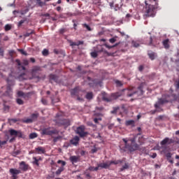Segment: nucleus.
<instances>
[{
    "instance_id": "obj_41",
    "label": "nucleus",
    "mask_w": 179,
    "mask_h": 179,
    "mask_svg": "<svg viewBox=\"0 0 179 179\" xmlns=\"http://www.w3.org/2000/svg\"><path fill=\"white\" fill-rule=\"evenodd\" d=\"M118 110H120V107H115L110 113L111 114H117V111H118Z\"/></svg>"
},
{
    "instance_id": "obj_5",
    "label": "nucleus",
    "mask_w": 179,
    "mask_h": 179,
    "mask_svg": "<svg viewBox=\"0 0 179 179\" xmlns=\"http://www.w3.org/2000/svg\"><path fill=\"white\" fill-rule=\"evenodd\" d=\"M121 96H122V94L121 92H115L112 94L110 96L107 95L106 92H103L102 100L103 101H106V103H110L113 100H117V99L118 97H121Z\"/></svg>"
},
{
    "instance_id": "obj_32",
    "label": "nucleus",
    "mask_w": 179,
    "mask_h": 179,
    "mask_svg": "<svg viewBox=\"0 0 179 179\" xmlns=\"http://www.w3.org/2000/svg\"><path fill=\"white\" fill-rule=\"evenodd\" d=\"M18 97H26V95L24 94V92H23L22 91H18L17 93Z\"/></svg>"
},
{
    "instance_id": "obj_42",
    "label": "nucleus",
    "mask_w": 179,
    "mask_h": 179,
    "mask_svg": "<svg viewBox=\"0 0 179 179\" xmlns=\"http://www.w3.org/2000/svg\"><path fill=\"white\" fill-rule=\"evenodd\" d=\"M138 143H140V145H143V143H145V139L143 137H139Z\"/></svg>"
},
{
    "instance_id": "obj_20",
    "label": "nucleus",
    "mask_w": 179,
    "mask_h": 179,
    "mask_svg": "<svg viewBox=\"0 0 179 179\" xmlns=\"http://www.w3.org/2000/svg\"><path fill=\"white\" fill-rule=\"evenodd\" d=\"M49 78H50V82H51V83H52L53 82H58V76L55 75V74H50L49 76Z\"/></svg>"
},
{
    "instance_id": "obj_34",
    "label": "nucleus",
    "mask_w": 179,
    "mask_h": 179,
    "mask_svg": "<svg viewBox=\"0 0 179 179\" xmlns=\"http://www.w3.org/2000/svg\"><path fill=\"white\" fill-rule=\"evenodd\" d=\"M22 122H24V124H31V122H33V119H25L22 120Z\"/></svg>"
},
{
    "instance_id": "obj_30",
    "label": "nucleus",
    "mask_w": 179,
    "mask_h": 179,
    "mask_svg": "<svg viewBox=\"0 0 179 179\" xmlns=\"http://www.w3.org/2000/svg\"><path fill=\"white\" fill-rule=\"evenodd\" d=\"M37 118H38V113H33L31 115V120H32V121H34V120H37Z\"/></svg>"
},
{
    "instance_id": "obj_3",
    "label": "nucleus",
    "mask_w": 179,
    "mask_h": 179,
    "mask_svg": "<svg viewBox=\"0 0 179 179\" xmlns=\"http://www.w3.org/2000/svg\"><path fill=\"white\" fill-rule=\"evenodd\" d=\"M159 3H155V6L148 4L145 2V15L148 17H154L155 15H156V9L159 8L157 6Z\"/></svg>"
},
{
    "instance_id": "obj_60",
    "label": "nucleus",
    "mask_w": 179,
    "mask_h": 179,
    "mask_svg": "<svg viewBox=\"0 0 179 179\" xmlns=\"http://www.w3.org/2000/svg\"><path fill=\"white\" fill-rule=\"evenodd\" d=\"M60 138H61L60 136L55 137L53 138V142H57L58 139H59Z\"/></svg>"
},
{
    "instance_id": "obj_21",
    "label": "nucleus",
    "mask_w": 179,
    "mask_h": 179,
    "mask_svg": "<svg viewBox=\"0 0 179 179\" xmlns=\"http://www.w3.org/2000/svg\"><path fill=\"white\" fill-rule=\"evenodd\" d=\"M71 47H73L74 45H82L84 44V42L83 41H78V42H73L72 41H69Z\"/></svg>"
},
{
    "instance_id": "obj_24",
    "label": "nucleus",
    "mask_w": 179,
    "mask_h": 179,
    "mask_svg": "<svg viewBox=\"0 0 179 179\" xmlns=\"http://www.w3.org/2000/svg\"><path fill=\"white\" fill-rule=\"evenodd\" d=\"M33 162H32V164H35L36 166H37L38 167V166H40V163L38 162H40V159H38L37 157H34L33 158Z\"/></svg>"
},
{
    "instance_id": "obj_2",
    "label": "nucleus",
    "mask_w": 179,
    "mask_h": 179,
    "mask_svg": "<svg viewBox=\"0 0 179 179\" xmlns=\"http://www.w3.org/2000/svg\"><path fill=\"white\" fill-rule=\"evenodd\" d=\"M177 99H178V96L176 94L165 95L164 98H160L158 99V101L155 104V108H159L160 106H163V104L173 103V101H177Z\"/></svg>"
},
{
    "instance_id": "obj_6",
    "label": "nucleus",
    "mask_w": 179,
    "mask_h": 179,
    "mask_svg": "<svg viewBox=\"0 0 179 179\" xmlns=\"http://www.w3.org/2000/svg\"><path fill=\"white\" fill-rule=\"evenodd\" d=\"M86 127L84 125H81L76 128V134L79 136L80 138H85L89 135V132L85 131Z\"/></svg>"
},
{
    "instance_id": "obj_45",
    "label": "nucleus",
    "mask_w": 179,
    "mask_h": 179,
    "mask_svg": "<svg viewBox=\"0 0 179 179\" xmlns=\"http://www.w3.org/2000/svg\"><path fill=\"white\" fill-rule=\"evenodd\" d=\"M17 155H20V151L17 150V151H14L12 153V156H13L14 157H16V156H17Z\"/></svg>"
},
{
    "instance_id": "obj_39",
    "label": "nucleus",
    "mask_w": 179,
    "mask_h": 179,
    "mask_svg": "<svg viewBox=\"0 0 179 179\" xmlns=\"http://www.w3.org/2000/svg\"><path fill=\"white\" fill-rule=\"evenodd\" d=\"M12 29V26L9 24H6L5 26V31H9Z\"/></svg>"
},
{
    "instance_id": "obj_16",
    "label": "nucleus",
    "mask_w": 179,
    "mask_h": 179,
    "mask_svg": "<svg viewBox=\"0 0 179 179\" xmlns=\"http://www.w3.org/2000/svg\"><path fill=\"white\" fill-rule=\"evenodd\" d=\"M110 166H111V164L100 163V164H97L96 167L98 168V170H101V169H108Z\"/></svg>"
},
{
    "instance_id": "obj_38",
    "label": "nucleus",
    "mask_w": 179,
    "mask_h": 179,
    "mask_svg": "<svg viewBox=\"0 0 179 179\" xmlns=\"http://www.w3.org/2000/svg\"><path fill=\"white\" fill-rule=\"evenodd\" d=\"M127 169H129V166L128 164H125L121 169L120 171H124V170H127Z\"/></svg>"
},
{
    "instance_id": "obj_44",
    "label": "nucleus",
    "mask_w": 179,
    "mask_h": 179,
    "mask_svg": "<svg viewBox=\"0 0 179 179\" xmlns=\"http://www.w3.org/2000/svg\"><path fill=\"white\" fill-rule=\"evenodd\" d=\"M26 20H27V19H26V18L24 20H21L17 24L18 27H20L22 26V24H23V23H24V22H26Z\"/></svg>"
},
{
    "instance_id": "obj_31",
    "label": "nucleus",
    "mask_w": 179,
    "mask_h": 179,
    "mask_svg": "<svg viewBox=\"0 0 179 179\" xmlns=\"http://www.w3.org/2000/svg\"><path fill=\"white\" fill-rule=\"evenodd\" d=\"M38 136V135H37L36 133H31L29 134V139H34L36 138H37Z\"/></svg>"
},
{
    "instance_id": "obj_9",
    "label": "nucleus",
    "mask_w": 179,
    "mask_h": 179,
    "mask_svg": "<svg viewBox=\"0 0 179 179\" xmlns=\"http://www.w3.org/2000/svg\"><path fill=\"white\" fill-rule=\"evenodd\" d=\"M80 92H85V90H82L80 87H76L74 89L71 90V94L72 97H77L80 96Z\"/></svg>"
},
{
    "instance_id": "obj_49",
    "label": "nucleus",
    "mask_w": 179,
    "mask_h": 179,
    "mask_svg": "<svg viewBox=\"0 0 179 179\" xmlns=\"http://www.w3.org/2000/svg\"><path fill=\"white\" fill-rule=\"evenodd\" d=\"M41 103L44 104V106H47V104H48V101H47V99L43 98L41 99Z\"/></svg>"
},
{
    "instance_id": "obj_54",
    "label": "nucleus",
    "mask_w": 179,
    "mask_h": 179,
    "mask_svg": "<svg viewBox=\"0 0 179 179\" xmlns=\"http://www.w3.org/2000/svg\"><path fill=\"white\" fill-rule=\"evenodd\" d=\"M171 156H172L171 152H168L166 154V157L167 159H171Z\"/></svg>"
},
{
    "instance_id": "obj_51",
    "label": "nucleus",
    "mask_w": 179,
    "mask_h": 179,
    "mask_svg": "<svg viewBox=\"0 0 179 179\" xmlns=\"http://www.w3.org/2000/svg\"><path fill=\"white\" fill-rule=\"evenodd\" d=\"M115 83H116L117 86H118L119 87H121V86H122V83L120 80H116Z\"/></svg>"
},
{
    "instance_id": "obj_53",
    "label": "nucleus",
    "mask_w": 179,
    "mask_h": 179,
    "mask_svg": "<svg viewBox=\"0 0 179 179\" xmlns=\"http://www.w3.org/2000/svg\"><path fill=\"white\" fill-rule=\"evenodd\" d=\"M99 121H101V117L94 119V122H95V124H99Z\"/></svg>"
},
{
    "instance_id": "obj_12",
    "label": "nucleus",
    "mask_w": 179,
    "mask_h": 179,
    "mask_svg": "<svg viewBox=\"0 0 179 179\" xmlns=\"http://www.w3.org/2000/svg\"><path fill=\"white\" fill-rule=\"evenodd\" d=\"M79 141H80L79 136H76L75 137L70 140V143L71 145H73L74 146H78V145H79Z\"/></svg>"
},
{
    "instance_id": "obj_29",
    "label": "nucleus",
    "mask_w": 179,
    "mask_h": 179,
    "mask_svg": "<svg viewBox=\"0 0 179 179\" xmlns=\"http://www.w3.org/2000/svg\"><path fill=\"white\" fill-rule=\"evenodd\" d=\"M147 45H153V38H152V36H150L148 38V41H146Z\"/></svg>"
},
{
    "instance_id": "obj_48",
    "label": "nucleus",
    "mask_w": 179,
    "mask_h": 179,
    "mask_svg": "<svg viewBox=\"0 0 179 179\" xmlns=\"http://www.w3.org/2000/svg\"><path fill=\"white\" fill-rule=\"evenodd\" d=\"M52 103L54 104L55 103H58V101H59V99H54V98L52 96L50 97Z\"/></svg>"
},
{
    "instance_id": "obj_28",
    "label": "nucleus",
    "mask_w": 179,
    "mask_h": 179,
    "mask_svg": "<svg viewBox=\"0 0 179 179\" xmlns=\"http://www.w3.org/2000/svg\"><path fill=\"white\" fill-rule=\"evenodd\" d=\"M3 110L6 111V113H8L9 110L10 109V106L6 105V102H3Z\"/></svg>"
},
{
    "instance_id": "obj_33",
    "label": "nucleus",
    "mask_w": 179,
    "mask_h": 179,
    "mask_svg": "<svg viewBox=\"0 0 179 179\" xmlns=\"http://www.w3.org/2000/svg\"><path fill=\"white\" fill-rule=\"evenodd\" d=\"M88 170H89L90 171H98L99 168H98L97 166H96V167H94V166H90V167L88 168Z\"/></svg>"
},
{
    "instance_id": "obj_61",
    "label": "nucleus",
    "mask_w": 179,
    "mask_h": 179,
    "mask_svg": "<svg viewBox=\"0 0 179 179\" xmlns=\"http://www.w3.org/2000/svg\"><path fill=\"white\" fill-rule=\"evenodd\" d=\"M138 71L140 72H142V71H143V66L141 65L138 66Z\"/></svg>"
},
{
    "instance_id": "obj_58",
    "label": "nucleus",
    "mask_w": 179,
    "mask_h": 179,
    "mask_svg": "<svg viewBox=\"0 0 179 179\" xmlns=\"http://www.w3.org/2000/svg\"><path fill=\"white\" fill-rule=\"evenodd\" d=\"M110 43H111L112 44H113V43H115V41H117V40L114 38H112L109 40Z\"/></svg>"
},
{
    "instance_id": "obj_8",
    "label": "nucleus",
    "mask_w": 179,
    "mask_h": 179,
    "mask_svg": "<svg viewBox=\"0 0 179 179\" xmlns=\"http://www.w3.org/2000/svg\"><path fill=\"white\" fill-rule=\"evenodd\" d=\"M171 143H176L177 145H179V139L176 141L173 138H170L169 137H166L161 141L160 145L162 146H164L165 145H171Z\"/></svg>"
},
{
    "instance_id": "obj_55",
    "label": "nucleus",
    "mask_w": 179,
    "mask_h": 179,
    "mask_svg": "<svg viewBox=\"0 0 179 179\" xmlns=\"http://www.w3.org/2000/svg\"><path fill=\"white\" fill-rule=\"evenodd\" d=\"M15 62H16L17 65H18V66H22V63L20 62V59H16Z\"/></svg>"
},
{
    "instance_id": "obj_4",
    "label": "nucleus",
    "mask_w": 179,
    "mask_h": 179,
    "mask_svg": "<svg viewBox=\"0 0 179 179\" xmlns=\"http://www.w3.org/2000/svg\"><path fill=\"white\" fill-rule=\"evenodd\" d=\"M56 118L57 119L55 120V122L58 127H64V128H68V127L71 125V120L60 117L59 114L58 113L56 115Z\"/></svg>"
},
{
    "instance_id": "obj_57",
    "label": "nucleus",
    "mask_w": 179,
    "mask_h": 179,
    "mask_svg": "<svg viewBox=\"0 0 179 179\" xmlns=\"http://www.w3.org/2000/svg\"><path fill=\"white\" fill-rule=\"evenodd\" d=\"M23 64L25 65V66L29 65V60L24 59L23 60Z\"/></svg>"
},
{
    "instance_id": "obj_7",
    "label": "nucleus",
    "mask_w": 179,
    "mask_h": 179,
    "mask_svg": "<svg viewBox=\"0 0 179 179\" xmlns=\"http://www.w3.org/2000/svg\"><path fill=\"white\" fill-rule=\"evenodd\" d=\"M58 134V130L53 129L51 130V127L44 128L41 131V135H57Z\"/></svg>"
},
{
    "instance_id": "obj_47",
    "label": "nucleus",
    "mask_w": 179,
    "mask_h": 179,
    "mask_svg": "<svg viewBox=\"0 0 179 179\" xmlns=\"http://www.w3.org/2000/svg\"><path fill=\"white\" fill-rule=\"evenodd\" d=\"M133 47H135L136 48H138L139 47V43H138L136 41H132L131 43Z\"/></svg>"
},
{
    "instance_id": "obj_17",
    "label": "nucleus",
    "mask_w": 179,
    "mask_h": 179,
    "mask_svg": "<svg viewBox=\"0 0 179 179\" xmlns=\"http://www.w3.org/2000/svg\"><path fill=\"white\" fill-rule=\"evenodd\" d=\"M13 92H12V87H10V85H8L7 90L6 92L4 93V96H7L8 97H12Z\"/></svg>"
},
{
    "instance_id": "obj_26",
    "label": "nucleus",
    "mask_w": 179,
    "mask_h": 179,
    "mask_svg": "<svg viewBox=\"0 0 179 179\" xmlns=\"http://www.w3.org/2000/svg\"><path fill=\"white\" fill-rule=\"evenodd\" d=\"M41 71V68L38 66H35L32 69V73H36V72H38Z\"/></svg>"
},
{
    "instance_id": "obj_10",
    "label": "nucleus",
    "mask_w": 179,
    "mask_h": 179,
    "mask_svg": "<svg viewBox=\"0 0 179 179\" xmlns=\"http://www.w3.org/2000/svg\"><path fill=\"white\" fill-rule=\"evenodd\" d=\"M10 136H17L18 138H23V133L20 131H16L13 129H11L8 131Z\"/></svg>"
},
{
    "instance_id": "obj_37",
    "label": "nucleus",
    "mask_w": 179,
    "mask_h": 179,
    "mask_svg": "<svg viewBox=\"0 0 179 179\" xmlns=\"http://www.w3.org/2000/svg\"><path fill=\"white\" fill-rule=\"evenodd\" d=\"M18 52H20L22 55H27V52L24 51L23 49H17Z\"/></svg>"
},
{
    "instance_id": "obj_50",
    "label": "nucleus",
    "mask_w": 179,
    "mask_h": 179,
    "mask_svg": "<svg viewBox=\"0 0 179 179\" xmlns=\"http://www.w3.org/2000/svg\"><path fill=\"white\" fill-rule=\"evenodd\" d=\"M93 3L95 5H100V3H101V0H93Z\"/></svg>"
},
{
    "instance_id": "obj_56",
    "label": "nucleus",
    "mask_w": 179,
    "mask_h": 179,
    "mask_svg": "<svg viewBox=\"0 0 179 179\" xmlns=\"http://www.w3.org/2000/svg\"><path fill=\"white\" fill-rule=\"evenodd\" d=\"M6 143H7L6 141H0V146H3V145H6Z\"/></svg>"
},
{
    "instance_id": "obj_11",
    "label": "nucleus",
    "mask_w": 179,
    "mask_h": 179,
    "mask_svg": "<svg viewBox=\"0 0 179 179\" xmlns=\"http://www.w3.org/2000/svg\"><path fill=\"white\" fill-rule=\"evenodd\" d=\"M138 91L135 90L134 87L129 88L127 90V97H133L134 94H138Z\"/></svg>"
},
{
    "instance_id": "obj_63",
    "label": "nucleus",
    "mask_w": 179,
    "mask_h": 179,
    "mask_svg": "<svg viewBox=\"0 0 179 179\" xmlns=\"http://www.w3.org/2000/svg\"><path fill=\"white\" fill-rule=\"evenodd\" d=\"M59 33H60V34H64V33H65V29H61L59 30Z\"/></svg>"
},
{
    "instance_id": "obj_23",
    "label": "nucleus",
    "mask_w": 179,
    "mask_h": 179,
    "mask_svg": "<svg viewBox=\"0 0 179 179\" xmlns=\"http://www.w3.org/2000/svg\"><path fill=\"white\" fill-rule=\"evenodd\" d=\"M169 41H170V40H169V39H165L164 41H163L162 44L164 45V48H166V49L170 48V44H169Z\"/></svg>"
},
{
    "instance_id": "obj_25",
    "label": "nucleus",
    "mask_w": 179,
    "mask_h": 179,
    "mask_svg": "<svg viewBox=\"0 0 179 179\" xmlns=\"http://www.w3.org/2000/svg\"><path fill=\"white\" fill-rule=\"evenodd\" d=\"M85 99H87V100H92V99H93V92H87Z\"/></svg>"
},
{
    "instance_id": "obj_36",
    "label": "nucleus",
    "mask_w": 179,
    "mask_h": 179,
    "mask_svg": "<svg viewBox=\"0 0 179 179\" xmlns=\"http://www.w3.org/2000/svg\"><path fill=\"white\" fill-rule=\"evenodd\" d=\"M64 166H62L59 169H58L57 171H56L57 176H59V174H61V172L64 171Z\"/></svg>"
},
{
    "instance_id": "obj_43",
    "label": "nucleus",
    "mask_w": 179,
    "mask_h": 179,
    "mask_svg": "<svg viewBox=\"0 0 179 179\" xmlns=\"http://www.w3.org/2000/svg\"><path fill=\"white\" fill-rule=\"evenodd\" d=\"M57 164H62V166H64L66 164V162L65 161L59 159V160L57 161Z\"/></svg>"
},
{
    "instance_id": "obj_15",
    "label": "nucleus",
    "mask_w": 179,
    "mask_h": 179,
    "mask_svg": "<svg viewBox=\"0 0 179 179\" xmlns=\"http://www.w3.org/2000/svg\"><path fill=\"white\" fill-rule=\"evenodd\" d=\"M20 170H22V171H27L29 170V164H26L24 162H20Z\"/></svg>"
},
{
    "instance_id": "obj_64",
    "label": "nucleus",
    "mask_w": 179,
    "mask_h": 179,
    "mask_svg": "<svg viewBox=\"0 0 179 179\" xmlns=\"http://www.w3.org/2000/svg\"><path fill=\"white\" fill-rule=\"evenodd\" d=\"M113 127H114V124H109L108 126V129H113Z\"/></svg>"
},
{
    "instance_id": "obj_22",
    "label": "nucleus",
    "mask_w": 179,
    "mask_h": 179,
    "mask_svg": "<svg viewBox=\"0 0 179 179\" xmlns=\"http://www.w3.org/2000/svg\"><path fill=\"white\" fill-rule=\"evenodd\" d=\"M125 125L127 127H129L130 126V127H135V120H127L126 122H125Z\"/></svg>"
},
{
    "instance_id": "obj_62",
    "label": "nucleus",
    "mask_w": 179,
    "mask_h": 179,
    "mask_svg": "<svg viewBox=\"0 0 179 179\" xmlns=\"http://www.w3.org/2000/svg\"><path fill=\"white\" fill-rule=\"evenodd\" d=\"M42 16H44L45 17H50V13L42 14Z\"/></svg>"
},
{
    "instance_id": "obj_52",
    "label": "nucleus",
    "mask_w": 179,
    "mask_h": 179,
    "mask_svg": "<svg viewBox=\"0 0 179 179\" xmlns=\"http://www.w3.org/2000/svg\"><path fill=\"white\" fill-rule=\"evenodd\" d=\"M84 27H86L87 30H88V31H92V28H90V27L89 25H87V24H83Z\"/></svg>"
},
{
    "instance_id": "obj_13",
    "label": "nucleus",
    "mask_w": 179,
    "mask_h": 179,
    "mask_svg": "<svg viewBox=\"0 0 179 179\" xmlns=\"http://www.w3.org/2000/svg\"><path fill=\"white\" fill-rule=\"evenodd\" d=\"M34 153L36 155H44L45 153V148L44 147H38L35 148Z\"/></svg>"
},
{
    "instance_id": "obj_59",
    "label": "nucleus",
    "mask_w": 179,
    "mask_h": 179,
    "mask_svg": "<svg viewBox=\"0 0 179 179\" xmlns=\"http://www.w3.org/2000/svg\"><path fill=\"white\" fill-rule=\"evenodd\" d=\"M3 52H4L3 49H1L0 48V56L1 57H3Z\"/></svg>"
},
{
    "instance_id": "obj_46",
    "label": "nucleus",
    "mask_w": 179,
    "mask_h": 179,
    "mask_svg": "<svg viewBox=\"0 0 179 179\" xmlns=\"http://www.w3.org/2000/svg\"><path fill=\"white\" fill-rule=\"evenodd\" d=\"M42 54H43V55H44V57H47V55H48V50L44 49L42 51Z\"/></svg>"
},
{
    "instance_id": "obj_18",
    "label": "nucleus",
    "mask_w": 179,
    "mask_h": 179,
    "mask_svg": "<svg viewBox=\"0 0 179 179\" xmlns=\"http://www.w3.org/2000/svg\"><path fill=\"white\" fill-rule=\"evenodd\" d=\"M148 55L150 59H151V61L155 60L156 57H157V54H156V52H155L152 50H148Z\"/></svg>"
},
{
    "instance_id": "obj_19",
    "label": "nucleus",
    "mask_w": 179,
    "mask_h": 179,
    "mask_svg": "<svg viewBox=\"0 0 179 179\" xmlns=\"http://www.w3.org/2000/svg\"><path fill=\"white\" fill-rule=\"evenodd\" d=\"M9 173L10 174H11V176H17L18 174H20V173L22 172L20 171V170L17 169H10L9 170Z\"/></svg>"
},
{
    "instance_id": "obj_35",
    "label": "nucleus",
    "mask_w": 179,
    "mask_h": 179,
    "mask_svg": "<svg viewBox=\"0 0 179 179\" xmlns=\"http://www.w3.org/2000/svg\"><path fill=\"white\" fill-rule=\"evenodd\" d=\"M16 103H18L19 106H23V104H24V101L19 98L16 99Z\"/></svg>"
},
{
    "instance_id": "obj_27",
    "label": "nucleus",
    "mask_w": 179,
    "mask_h": 179,
    "mask_svg": "<svg viewBox=\"0 0 179 179\" xmlns=\"http://www.w3.org/2000/svg\"><path fill=\"white\" fill-rule=\"evenodd\" d=\"M31 34H34V30H28L24 34V37H30Z\"/></svg>"
},
{
    "instance_id": "obj_1",
    "label": "nucleus",
    "mask_w": 179,
    "mask_h": 179,
    "mask_svg": "<svg viewBox=\"0 0 179 179\" xmlns=\"http://www.w3.org/2000/svg\"><path fill=\"white\" fill-rule=\"evenodd\" d=\"M123 142H124V151L127 152H135V150H139V145L136 143V137L132 138H122Z\"/></svg>"
},
{
    "instance_id": "obj_40",
    "label": "nucleus",
    "mask_w": 179,
    "mask_h": 179,
    "mask_svg": "<svg viewBox=\"0 0 179 179\" xmlns=\"http://www.w3.org/2000/svg\"><path fill=\"white\" fill-rule=\"evenodd\" d=\"M90 55L92 58H97L99 55L97 54V52H92Z\"/></svg>"
},
{
    "instance_id": "obj_14",
    "label": "nucleus",
    "mask_w": 179,
    "mask_h": 179,
    "mask_svg": "<svg viewBox=\"0 0 179 179\" xmlns=\"http://www.w3.org/2000/svg\"><path fill=\"white\" fill-rule=\"evenodd\" d=\"M69 160L71 162V163H72V164H75V163H78V162L80 161V156H71L69 157Z\"/></svg>"
}]
</instances>
